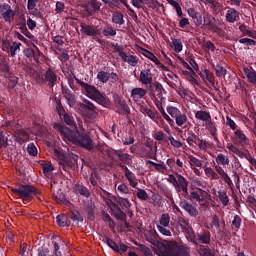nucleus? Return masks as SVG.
<instances>
[{
  "instance_id": "1",
  "label": "nucleus",
  "mask_w": 256,
  "mask_h": 256,
  "mask_svg": "<svg viewBox=\"0 0 256 256\" xmlns=\"http://www.w3.org/2000/svg\"><path fill=\"white\" fill-rule=\"evenodd\" d=\"M55 129L60 132L61 137L64 138V141H69L77 147H82L87 151H93L95 149V144L93 139L87 132H79V130H72L69 127L63 124H56Z\"/></svg>"
},
{
  "instance_id": "2",
  "label": "nucleus",
  "mask_w": 256,
  "mask_h": 256,
  "mask_svg": "<svg viewBox=\"0 0 256 256\" xmlns=\"http://www.w3.org/2000/svg\"><path fill=\"white\" fill-rule=\"evenodd\" d=\"M146 240L151 245H157L159 255L160 256H188L187 249L185 247L180 246L177 241H168L164 240L163 242H159L157 238V232L150 231L146 236Z\"/></svg>"
},
{
  "instance_id": "3",
  "label": "nucleus",
  "mask_w": 256,
  "mask_h": 256,
  "mask_svg": "<svg viewBox=\"0 0 256 256\" xmlns=\"http://www.w3.org/2000/svg\"><path fill=\"white\" fill-rule=\"evenodd\" d=\"M74 80L76 81V83H78V85H80L86 97H88L92 101H95L96 103H98V105L105 107V109H109V107H111V100H109V97L103 95V93H101V91H99L97 87L82 81L81 79L77 78V76H74Z\"/></svg>"
},
{
  "instance_id": "4",
  "label": "nucleus",
  "mask_w": 256,
  "mask_h": 256,
  "mask_svg": "<svg viewBox=\"0 0 256 256\" xmlns=\"http://www.w3.org/2000/svg\"><path fill=\"white\" fill-rule=\"evenodd\" d=\"M11 191L14 193V195L20 197V199L26 203L33 201L34 197L41 199L39 197L41 195V191H39V189L33 185L19 184L15 188H12Z\"/></svg>"
},
{
  "instance_id": "5",
  "label": "nucleus",
  "mask_w": 256,
  "mask_h": 256,
  "mask_svg": "<svg viewBox=\"0 0 256 256\" xmlns=\"http://www.w3.org/2000/svg\"><path fill=\"white\" fill-rule=\"evenodd\" d=\"M138 80H139V83H141L142 85H148L152 93H153V89H155V91H159L161 88V83L153 82V73L151 72V69L142 70L140 72Z\"/></svg>"
},
{
  "instance_id": "6",
  "label": "nucleus",
  "mask_w": 256,
  "mask_h": 256,
  "mask_svg": "<svg viewBox=\"0 0 256 256\" xmlns=\"http://www.w3.org/2000/svg\"><path fill=\"white\" fill-rule=\"evenodd\" d=\"M167 113L172 119H175V123L178 127H183L184 124L187 123V115L182 113L179 108L175 106H167Z\"/></svg>"
},
{
  "instance_id": "7",
  "label": "nucleus",
  "mask_w": 256,
  "mask_h": 256,
  "mask_svg": "<svg viewBox=\"0 0 256 256\" xmlns=\"http://www.w3.org/2000/svg\"><path fill=\"white\" fill-rule=\"evenodd\" d=\"M36 83H48V87L50 89H53L55 87V84L57 83V74H55L53 69L48 68L44 73V77L38 75Z\"/></svg>"
},
{
  "instance_id": "8",
  "label": "nucleus",
  "mask_w": 256,
  "mask_h": 256,
  "mask_svg": "<svg viewBox=\"0 0 256 256\" xmlns=\"http://www.w3.org/2000/svg\"><path fill=\"white\" fill-rule=\"evenodd\" d=\"M113 101L117 109L116 113H118V115H129V113H131V110L129 108V105H127V101H125V98L119 96L118 94H114Z\"/></svg>"
},
{
  "instance_id": "9",
  "label": "nucleus",
  "mask_w": 256,
  "mask_h": 256,
  "mask_svg": "<svg viewBox=\"0 0 256 256\" xmlns=\"http://www.w3.org/2000/svg\"><path fill=\"white\" fill-rule=\"evenodd\" d=\"M109 157L115 163L121 161V163H124V165H129L133 159V156L124 153L123 150H113L112 152L109 153Z\"/></svg>"
},
{
  "instance_id": "10",
  "label": "nucleus",
  "mask_w": 256,
  "mask_h": 256,
  "mask_svg": "<svg viewBox=\"0 0 256 256\" xmlns=\"http://www.w3.org/2000/svg\"><path fill=\"white\" fill-rule=\"evenodd\" d=\"M54 153L59 160L60 169H63V171H69L70 169H73L75 167V162L71 161L61 151L54 150Z\"/></svg>"
},
{
  "instance_id": "11",
  "label": "nucleus",
  "mask_w": 256,
  "mask_h": 256,
  "mask_svg": "<svg viewBox=\"0 0 256 256\" xmlns=\"http://www.w3.org/2000/svg\"><path fill=\"white\" fill-rule=\"evenodd\" d=\"M84 11L86 17H94L95 14L101 11V2L97 0L88 1L87 4L84 6Z\"/></svg>"
},
{
  "instance_id": "12",
  "label": "nucleus",
  "mask_w": 256,
  "mask_h": 256,
  "mask_svg": "<svg viewBox=\"0 0 256 256\" xmlns=\"http://www.w3.org/2000/svg\"><path fill=\"white\" fill-rule=\"evenodd\" d=\"M0 14L5 23H11L15 19V11L11 8V5L4 3L0 6Z\"/></svg>"
},
{
  "instance_id": "13",
  "label": "nucleus",
  "mask_w": 256,
  "mask_h": 256,
  "mask_svg": "<svg viewBox=\"0 0 256 256\" xmlns=\"http://www.w3.org/2000/svg\"><path fill=\"white\" fill-rule=\"evenodd\" d=\"M207 195V191L197 188V191L190 192L191 201H198L202 207H207V202H205V196Z\"/></svg>"
},
{
  "instance_id": "14",
  "label": "nucleus",
  "mask_w": 256,
  "mask_h": 256,
  "mask_svg": "<svg viewBox=\"0 0 256 256\" xmlns=\"http://www.w3.org/2000/svg\"><path fill=\"white\" fill-rule=\"evenodd\" d=\"M179 207L186 211L190 217H197L199 215V210H197V207H195L193 204L189 203V201L185 199H181L179 202Z\"/></svg>"
},
{
  "instance_id": "15",
  "label": "nucleus",
  "mask_w": 256,
  "mask_h": 256,
  "mask_svg": "<svg viewBox=\"0 0 256 256\" xmlns=\"http://www.w3.org/2000/svg\"><path fill=\"white\" fill-rule=\"evenodd\" d=\"M80 109L86 113L88 117H93V115L97 113V107H95V104L87 99H84L82 103H80Z\"/></svg>"
},
{
  "instance_id": "16",
  "label": "nucleus",
  "mask_w": 256,
  "mask_h": 256,
  "mask_svg": "<svg viewBox=\"0 0 256 256\" xmlns=\"http://www.w3.org/2000/svg\"><path fill=\"white\" fill-rule=\"evenodd\" d=\"M61 89H62V95L66 99L69 107H75V103H76L75 90H71L67 86H62Z\"/></svg>"
},
{
  "instance_id": "17",
  "label": "nucleus",
  "mask_w": 256,
  "mask_h": 256,
  "mask_svg": "<svg viewBox=\"0 0 256 256\" xmlns=\"http://www.w3.org/2000/svg\"><path fill=\"white\" fill-rule=\"evenodd\" d=\"M233 139L236 145H241L242 147H245V145H249V139L240 129L235 130Z\"/></svg>"
},
{
  "instance_id": "18",
  "label": "nucleus",
  "mask_w": 256,
  "mask_h": 256,
  "mask_svg": "<svg viewBox=\"0 0 256 256\" xmlns=\"http://www.w3.org/2000/svg\"><path fill=\"white\" fill-rule=\"evenodd\" d=\"M197 245L202 243L203 245H211V232L204 230L196 233Z\"/></svg>"
},
{
  "instance_id": "19",
  "label": "nucleus",
  "mask_w": 256,
  "mask_h": 256,
  "mask_svg": "<svg viewBox=\"0 0 256 256\" xmlns=\"http://www.w3.org/2000/svg\"><path fill=\"white\" fill-rule=\"evenodd\" d=\"M81 32L88 37H97L99 30L95 26L87 25L85 23L80 24Z\"/></svg>"
},
{
  "instance_id": "20",
  "label": "nucleus",
  "mask_w": 256,
  "mask_h": 256,
  "mask_svg": "<svg viewBox=\"0 0 256 256\" xmlns=\"http://www.w3.org/2000/svg\"><path fill=\"white\" fill-rule=\"evenodd\" d=\"M226 21L227 23H236V21H239V11L235 8H229L226 12Z\"/></svg>"
},
{
  "instance_id": "21",
  "label": "nucleus",
  "mask_w": 256,
  "mask_h": 256,
  "mask_svg": "<svg viewBox=\"0 0 256 256\" xmlns=\"http://www.w3.org/2000/svg\"><path fill=\"white\" fill-rule=\"evenodd\" d=\"M74 191L75 193L82 195V197H86V199H89V197H91V192L89 191V188L84 186L83 184H75Z\"/></svg>"
},
{
  "instance_id": "22",
  "label": "nucleus",
  "mask_w": 256,
  "mask_h": 256,
  "mask_svg": "<svg viewBox=\"0 0 256 256\" xmlns=\"http://www.w3.org/2000/svg\"><path fill=\"white\" fill-rule=\"evenodd\" d=\"M147 95V90L145 88H133L131 91V97L134 101H139Z\"/></svg>"
},
{
  "instance_id": "23",
  "label": "nucleus",
  "mask_w": 256,
  "mask_h": 256,
  "mask_svg": "<svg viewBox=\"0 0 256 256\" xmlns=\"http://www.w3.org/2000/svg\"><path fill=\"white\" fill-rule=\"evenodd\" d=\"M111 213L113 217H115V219H117L118 221H125V218L127 217V214L123 212V210L121 209V207H119V205L114 206L113 209L111 210Z\"/></svg>"
},
{
  "instance_id": "24",
  "label": "nucleus",
  "mask_w": 256,
  "mask_h": 256,
  "mask_svg": "<svg viewBox=\"0 0 256 256\" xmlns=\"http://www.w3.org/2000/svg\"><path fill=\"white\" fill-rule=\"evenodd\" d=\"M160 89L159 90H155V88H153V92L149 89L148 86V91H149V95L151 97V99H159V95L161 97H165L163 95H167V90H165V88H163V84L160 83Z\"/></svg>"
},
{
  "instance_id": "25",
  "label": "nucleus",
  "mask_w": 256,
  "mask_h": 256,
  "mask_svg": "<svg viewBox=\"0 0 256 256\" xmlns=\"http://www.w3.org/2000/svg\"><path fill=\"white\" fill-rule=\"evenodd\" d=\"M112 23L115 25H125V16L121 11L112 13Z\"/></svg>"
},
{
  "instance_id": "26",
  "label": "nucleus",
  "mask_w": 256,
  "mask_h": 256,
  "mask_svg": "<svg viewBox=\"0 0 256 256\" xmlns=\"http://www.w3.org/2000/svg\"><path fill=\"white\" fill-rule=\"evenodd\" d=\"M177 178H178L177 180L178 186H175V191H177V193H181V189H183L184 187H189V182L181 174H177Z\"/></svg>"
},
{
  "instance_id": "27",
  "label": "nucleus",
  "mask_w": 256,
  "mask_h": 256,
  "mask_svg": "<svg viewBox=\"0 0 256 256\" xmlns=\"http://www.w3.org/2000/svg\"><path fill=\"white\" fill-rule=\"evenodd\" d=\"M195 117L198 119V121H205L206 123L211 121V114L207 111H203V110L196 111Z\"/></svg>"
},
{
  "instance_id": "28",
  "label": "nucleus",
  "mask_w": 256,
  "mask_h": 256,
  "mask_svg": "<svg viewBox=\"0 0 256 256\" xmlns=\"http://www.w3.org/2000/svg\"><path fill=\"white\" fill-rule=\"evenodd\" d=\"M62 117L66 125L72 127V129H74L73 131H77V123L75 122V119L71 116V114L66 112L62 115Z\"/></svg>"
},
{
  "instance_id": "29",
  "label": "nucleus",
  "mask_w": 256,
  "mask_h": 256,
  "mask_svg": "<svg viewBox=\"0 0 256 256\" xmlns=\"http://www.w3.org/2000/svg\"><path fill=\"white\" fill-rule=\"evenodd\" d=\"M116 205H119L121 209L127 210L131 208V202L127 198L119 197L115 199Z\"/></svg>"
},
{
  "instance_id": "30",
  "label": "nucleus",
  "mask_w": 256,
  "mask_h": 256,
  "mask_svg": "<svg viewBox=\"0 0 256 256\" xmlns=\"http://www.w3.org/2000/svg\"><path fill=\"white\" fill-rule=\"evenodd\" d=\"M182 74L184 75V77H186L187 81H189V83H191V85L199 86V82L197 81V79H195L196 74H193V72H191V70H183Z\"/></svg>"
},
{
  "instance_id": "31",
  "label": "nucleus",
  "mask_w": 256,
  "mask_h": 256,
  "mask_svg": "<svg viewBox=\"0 0 256 256\" xmlns=\"http://www.w3.org/2000/svg\"><path fill=\"white\" fill-rule=\"evenodd\" d=\"M198 253L200 256H215V252L209 246L203 244L199 245Z\"/></svg>"
},
{
  "instance_id": "32",
  "label": "nucleus",
  "mask_w": 256,
  "mask_h": 256,
  "mask_svg": "<svg viewBox=\"0 0 256 256\" xmlns=\"http://www.w3.org/2000/svg\"><path fill=\"white\" fill-rule=\"evenodd\" d=\"M6 79H8V89H15L17 87V83H19V78L17 76H14L13 73H9L5 76Z\"/></svg>"
},
{
  "instance_id": "33",
  "label": "nucleus",
  "mask_w": 256,
  "mask_h": 256,
  "mask_svg": "<svg viewBox=\"0 0 256 256\" xmlns=\"http://www.w3.org/2000/svg\"><path fill=\"white\" fill-rule=\"evenodd\" d=\"M244 74L247 78L248 83H252V85H256V71H250L249 68H244Z\"/></svg>"
},
{
  "instance_id": "34",
  "label": "nucleus",
  "mask_w": 256,
  "mask_h": 256,
  "mask_svg": "<svg viewBox=\"0 0 256 256\" xmlns=\"http://www.w3.org/2000/svg\"><path fill=\"white\" fill-rule=\"evenodd\" d=\"M18 29H20L21 33L25 35L26 37H31V32L27 29V21L25 18L20 20V22L17 24Z\"/></svg>"
},
{
  "instance_id": "35",
  "label": "nucleus",
  "mask_w": 256,
  "mask_h": 256,
  "mask_svg": "<svg viewBox=\"0 0 256 256\" xmlns=\"http://www.w3.org/2000/svg\"><path fill=\"white\" fill-rule=\"evenodd\" d=\"M142 55H144V57H147V59H150V61H153L155 65H161V61L159 60V58H157V56H155V54H153V52L147 49H143Z\"/></svg>"
},
{
  "instance_id": "36",
  "label": "nucleus",
  "mask_w": 256,
  "mask_h": 256,
  "mask_svg": "<svg viewBox=\"0 0 256 256\" xmlns=\"http://www.w3.org/2000/svg\"><path fill=\"white\" fill-rule=\"evenodd\" d=\"M125 177L128 180L130 187L137 189V185H139V182L137 181V176H135V173L128 172Z\"/></svg>"
},
{
  "instance_id": "37",
  "label": "nucleus",
  "mask_w": 256,
  "mask_h": 256,
  "mask_svg": "<svg viewBox=\"0 0 256 256\" xmlns=\"http://www.w3.org/2000/svg\"><path fill=\"white\" fill-rule=\"evenodd\" d=\"M102 35L104 37H115L117 31L111 25H107L102 29Z\"/></svg>"
},
{
  "instance_id": "38",
  "label": "nucleus",
  "mask_w": 256,
  "mask_h": 256,
  "mask_svg": "<svg viewBox=\"0 0 256 256\" xmlns=\"http://www.w3.org/2000/svg\"><path fill=\"white\" fill-rule=\"evenodd\" d=\"M218 199L222 203L223 207H227L229 205V195H227L226 191H218Z\"/></svg>"
},
{
  "instance_id": "39",
  "label": "nucleus",
  "mask_w": 256,
  "mask_h": 256,
  "mask_svg": "<svg viewBox=\"0 0 256 256\" xmlns=\"http://www.w3.org/2000/svg\"><path fill=\"white\" fill-rule=\"evenodd\" d=\"M69 218L76 223H83V216L77 210H72L70 212Z\"/></svg>"
},
{
  "instance_id": "40",
  "label": "nucleus",
  "mask_w": 256,
  "mask_h": 256,
  "mask_svg": "<svg viewBox=\"0 0 256 256\" xmlns=\"http://www.w3.org/2000/svg\"><path fill=\"white\" fill-rule=\"evenodd\" d=\"M216 165H223L224 167L229 165V157L225 156V154H218L216 157Z\"/></svg>"
},
{
  "instance_id": "41",
  "label": "nucleus",
  "mask_w": 256,
  "mask_h": 256,
  "mask_svg": "<svg viewBox=\"0 0 256 256\" xmlns=\"http://www.w3.org/2000/svg\"><path fill=\"white\" fill-rule=\"evenodd\" d=\"M239 30L243 35H247L248 37H251L252 39H256V31H252L247 29V26L242 24L239 26Z\"/></svg>"
},
{
  "instance_id": "42",
  "label": "nucleus",
  "mask_w": 256,
  "mask_h": 256,
  "mask_svg": "<svg viewBox=\"0 0 256 256\" xmlns=\"http://www.w3.org/2000/svg\"><path fill=\"white\" fill-rule=\"evenodd\" d=\"M104 239L105 243L108 245V247H110V249L115 251V253H119V244L117 242L109 237H105Z\"/></svg>"
},
{
  "instance_id": "43",
  "label": "nucleus",
  "mask_w": 256,
  "mask_h": 256,
  "mask_svg": "<svg viewBox=\"0 0 256 256\" xmlns=\"http://www.w3.org/2000/svg\"><path fill=\"white\" fill-rule=\"evenodd\" d=\"M213 69L215 70L216 77H225L227 75V69L219 64L216 66L213 65Z\"/></svg>"
},
{
  "instance_id": "44",
  "label": "nucleus",
  "mask_w": 256,
  "mask_h": 256,
  "mask_svg": "<svg viewBox=\"0 0 256 256\" xmlns=\"http://www.w3.org/2000/svg\"><path fill=\"white\" fill-rule=\"evenodd\" d=\"M172 45L176 53H181L183 51V41H181V39L172 38Z\"/></svg>"
},
{
  "instance_id": "45",
  "label": "nucleus",
  "mask_w": 256,
  "mask_h": 256,
  "mask_svg": "<svg viewBox=\"0 0 256 256\" xmlns=\"http://www.w3.org/2000/svg\"><path fill=\"white\" fill-rule=\"evenodd\" d=\"M204 173H205L206 177H208L209 179H214V180L219 179V175L211 167L204 168Z\"/></svg>"
},
{
  "instance_id": "46",
  "label": "nucleus",
  "mask_w": 256,
  "mask_h": 256,
  "mask_svg": "<svg viewBox=\"0 0 256 256\" xmlns=\"http://www.w3.org/2000/svg\"><path fill=\"white\" fill-rule=\"evenodd\" d=\"M37 3H39V0H28L27 1L28 11H31V13H39V9L36 8Z\"/></svg>"
},
{
  "instance_id": "47",
  "label": "nucleus",
  "mask_w": 256,
  "mask_h": 256,
  "mask_svg": "<svg viewBox=\"0 0 256 256\" xmlns=\"http://www.w3.org/2000/svg\"><path fill=\"white\" fill-rule=\"evenodd\" d=\"M220 179H222V181H224V183H226V185H228L229 189H233V187H235V184H233V180H231V176L229 174H227V172H224L220 176Z\"/></svg>"
},
{
  "instance_id": "48",
  "label": "nucleus",
  "mask_w": 256,
  "mask_h": 256,
  "mask_svg": "<svg viewBox=\"0 0 256 256\" xmlns=\"http://www.w3.org/2000/svg\"><path fill=\"white\" fill-rule=\"evenodd\" d=\"M97 79L98 81H100V83H108L109 82V73H107L106 71H99L97 74Z\"/></svg>"
},
{
  "instance_id": "49",
  "label": "nucleus",
  "mask_w": 256,
  "mask_h": 256,
  "mask_svg": "<svg viewBox=\"0 0 256 256\" xmlns=\"http://www.w3.org/2000/svg\"><path fill=\"white\" fill-rule=\"evenodd\" d=\"M206 129H208L212 137H217V127H215V123H213V121L209 120L206 122Z\"/></svg>"
},
{
  "instance_id": "50",
  "label": "nucleus",
  "mask_w": 256,
  "mask_h": 256,
  "mask_svg": "<svg viewBox=\"0 0 256 256\" xmlns=\"http://www.w3.org/2000/svg\"><path fill=\"white\" fill-rule=\"evenodd\" d=\"M159 98L152 99L155 103V106L157 109H163V105H165V102L167 101L166 97H162L161 94H158Z\"/></svg>"
},
{
  "instance_id": "51",
  "label": "nucleus",
  "mask_w": 256,
  "mask_h": 256,
  "mask_svg": "<svg viewBox=\"0 0 256 256\" xmlns=\"http://www.w3.org/2000/svg\"><path fill=\"white\" fill-rule=\"evenodd\" d=\"M0 73H3L4 77H6V75H9L11 73L9 64L5 62V60L0 61Z\"/></svg>"
},
{
  "instance_id": "52",
  "label": "nucleus",
  "mask_w": 256,
  "mask_h": 256,
  "mask_svg": "<svg viewBox=\"0 0 256 256\" xmlns=\"http://www.w3.org/2000/svg\"><path fill=\"white\" fill-rule=\"evenodd\" d=\"M169 223H171V217L169 214H162L160 218V227H169Z\"/></svg>"
},
{
  "instance_id": "53",
  "label": "nucleus",
  "mask_w": 256,
  "mask_h": 256,
  "mask_svg": "<svg viewBox=\"0 0 256 256\" xmlns=\"http://www.w3.org/2000/svg\"><path fill=\"white\" fill-rule=\"evenodd\" d=\"M2 127H7V129H11V131H13L15 129H19V123L15 120L5 121L2 124Z\"/></svg>"
},
{
  "instance_id": "54",
  "label": "nucleus",
  "mask_w": 256,
  "mask_h": 256,
  "mask_svg": "<svg viewBox=\"0 0 256 256\" xmlns=\"http://www.w3.org/2000/svg\"><path fill=\"white\" fill-rule=\"evenodd\" d=\"M52 41L54 43H57V45H58L56 47L57 51H61V47H63V45H65V41H63V36H61V35L53 36Z\"/></svg>"
},
{
  "instance_id": "55",
  "label": "nucleus",
  "mask_w": 256,
  "mask_h": 256,
  "mask_svg": "<svg viewBox=\"0 0 256 256\" xmlns=\"http://www.w3.org/2000/svg\"><path fill=\"white\" fill-rule=\"evenodd\" d=\"M102 219L104 223H107V225H109V227H115V220L112 219L111 216L106 212L102 213Z\"/></svg>"
},
{
  "instance_id": "56",
  "label": "nucleus",
  "mask_w": 256,
  "mask_h": 256,
  "mask_svg": "<svg viewBox=\"0 0 256 256\" xmlns=\"http://www.w3.org/2000/svg\"><path fill=\"white\" fill-rule=\"evenodd\" d=\"M136 197H138L141 201H148L149 194H147V191L139 188L136 192Z\"/></svg>"
},
{
  "instance_id": "57",
  "label": "nucleus",
  "mask_w": 256,
  "mask_h": 256,
  "mask_svg": "<svg viewBox=\"0 0 256 256\" xmlns=\"http://www.w3.org/2000/svg\"><path fill=\"white\" fill-rule=\"evenodd\" d=\"M55 101H56V111H57L59 117H63V114L67 113V112H65V108L63 107L61 100L55 98Z\"/></svg>"
},
{
  "instance_id": "58",
  "label": "nucleus",
  "mask_w": 256,
  "mask_h": 256,
  "mask_svg": "<svg viewBox=\"0 0 256 256\" xmlns=\"http://www.w3.org/2000/svg\"><path fill=\"white\" fill-rule=\"evenodd\" d=\"M27 153L31 155V157H37L38 151L37 146L34 143H29L27 146Z\"/></svg>"
},
{
  "instance_id": "59",
  "label": "nucleus",
  "mask_w": 256,
  "mask_h": 256,
  "mask_svg": "<svg viewBox=\"0 0 256 256\" xmlns=\"http://www.w3.org/2000/svg\"><path fill=\"white\" fill-rule=\"evenodd\" d=\"M29 251H31V247L27 243H23L20 246V256H29Z\"/></svg>"
},
{
  "instance_id": "60",
  "label": "nucleus",
  "mask_w": 256,
  "mask_h": 256,
  "mask_svg": "<svg viewBox=\"0 0 256 256\" xmlns=\"http://www.w3.org/2000/svg\"><path fill=\"white\" fill-rule=\"evenodd\" d=\"M189 159L191 167H203V162L199 160L197 157L190 156Z\"/></svg>"
},
{
  "instance_id": "61",
  "label": "nucleus",
  "mask_w": 256,
  "mask_h": 256,
  "mask_svg": "<svg viewBox=\"0 0 256 256\" xmlns=\"http://www.w3.org/2000/svg\"><path fill=\"white\" fill-rule=\"evenodd\" d=\"M117 189H118L119 193H121V195H129V193L131 191L129 186L125 183L119 184Z\"/></svg>"
},
{
  "instance_id": "62",
  "label": "nucleus",
  "mask_w": 256,
  "mask_h": 256,
  "mask_svg": "<svg viewBox=\"0 0 256 256\" xmlns=\"http://www.w3.org/2000/svg\"><path fill=\"white\" fill-rule=\"evenodd\" d=\"M186 237L188 239V241H190L191 243H193V245H197V234H195V230H191L190 232H188L186 234Z\"/></svg>"
},
{
  "instance_id": "63",
  "label": "nucleus",
  "mask_w": 256,
  "mask_h": 256,
  "mask_svg": "<svg viewBox=\"0 0 256 256\" xmlns=\"http://www.w3.org/2000/svg\"><path fill=\"white\" fill-rule=\"evenodd\" d=\"M241 223H243L241 216L235 215L234 219L232 220V226L235 227V229H241Z\"/></svg>"
},
{
  "instance_id": "64",
  "label": "nucleus",
  "mask_w": 256,
  "mask_h": 256,
  "mask_svg": "<svg viewBox=\"0 0 256 256\" xmlns=\"http://www.w3.org/2000/svg\"><path fill=\"white\" fill-rule=\"evenodd\" d=\"M140 251H142V253L145 255V256H153V252L151 251V248L143 245V244H140L138 245Z\"/></svg>"
}]
</instances>
